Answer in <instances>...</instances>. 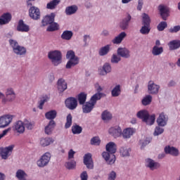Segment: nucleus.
I'll return each mask as SVG.
<instances>
[{
	"label": "nucleus",
	"mask_w": 180,
	"mask_h": 180,
	"mask_svg": "<svg viewBox=\"0 0 180 180\" xmlns=\"http://www.w3.org/2000/svg\"><path fill=\"white\" fill-rule=\"evenodd\" d=\"M101 117L103 120H110V119H112V114H110V112L105 110L103 112L101 115Z\"/></svg>",
	"instance_id": "obj_51"
},
{
	"label": "nucleus",
	"mask_w": 180,
	"mask_h": 180,
	"mask_svg": "<svg viewBox=\"0 0 180 180\" xmlns=\"http://www.w3.org/2000/svg\"><path fill=\"white\" fill-rule=\"evenodd\" d=\"M134 129L133 128H127L122 132L123 139H130L134 134Z\"/></svg>",
	"instance_id": "obj_28"
},
{
	"label": "nucleus",
	"mask_w": 180,
	"mask_h": 180,
	"mask_svg": "<svg viewBox=\"0 0 180 180\" xmlns=\"http://www.w3.org/2000/svg\"><path fill=\"white\" fill-rule=\"evenodd\" d=\"M65 106L68 109L70 110H74V109H77V106H78V101H77V98L74 97L68 98L65 101Z\"/></svg>",
	"instance_id": "obj_11"
},
{
	"label": "nucleus",
	"mask_w": 180,
	"mask_h": 180,
	"mask_svg": "<svg viewBox=\"0 0 180 180\" xmlns=\"http://www.w3.org/2000/svg\"><path fill=\"white\" fill-rule=\"evenodd\" d=\"M74 155H75V151L70 149L68 152V160H72V158H74Z\"/></svg>",
	"instance_id": "obj_58"
},
{
	"label": "nucleus",
	"mask_w": 180,
	"mask_h": 180,
	"mask_svg": "<svg viewBox=\"0 0 180 180\" xmlns=\"http://www.w3.org/2000/svg\"><path fill=\"white\" fill-rule=\"evenodd\" d=\"M80 178L82 180H88V173L86 172V171L83 172L80 174Z\"/></svg>",
	"instance_id": "obj_59"
},
{
	"label": "nucleus",
	"mask_w": 180,
	"mask_h": 180,
	"mask_svg": "<svg viewBox=\"0 0 180 180\" xmlns=\"http://www.w3.org/2000/svg\"><path fill=\"white\" fill-rule=\"evenodd\" d=\"M165 152L166 154H171V155H174V157L178 156L179 154L178 149L171 146H166L165 148Z\"/></svg>",
	"instance_id": "obj_27"
},
{
	"label": "nucleus",
	"mask_w": 180,
	"mask_h": 180,
	"mask_svg": "<svg viewBox=\"0 0 180 180\" xmlns=\"http://www.w3.org/2000/svg\"><path fill=\"white\" fill-rule=\"evenodd\" d=\"M116 179V172L112 171L108 175V180H115Z\"/></svg>",
	"instance_id": "obj_57"
},
{
	"label": "nucleus",
	"mask_w": 180,
	"mask_h": 180,
	"mask_svg": "<svg viewBox=\"0 0 180 180\" xmlns=\"http://www.w3.org/2000/svg\"><path fill=\"white\" fill-rule=\"evenodd\" d=\"M12 20V14L10 13H4L0 17V25H8Z\"/></svg>",
	"instance_id": "obj_18"
},
{
	"label": "nucleus",
	"mask_w": 180,
	"mask_h": 180,
	"mask_svg": "<svg viewBox=\"0 0 180 180\" xmlns=\"http://www.w3.org/2000/svg\"><path fill=\"white\" fill-rule=\"evenodd\" d=\"M109 51H110V45L108 44L105 46L101 47L98 51V54L101 57L106 56Z\"/></svg>",
	"instance_id": "obj_31"
},
{
	"label": "nucleus",
	"mask_w": 180,
	"mask_h": 180,
	"mask_svg": "<svg viewBox=\"0 0 180 180\" xmlns=\"http://www.w3.org/2000/svg\"><path fill=\"white\" fill-rule=\"evenodd\" d=\"M54 18H56V15L53 13L49 15H46L42 19V25L47 26L48 25H51L54 22Z\"/></svg>",
	"instance_id": "obj_20"
},
{
	"label": "nucleus",
	"mask_w": 180,
	"mask_h": 180,
	"mask_svg": "<svg viewBox=\"0 0 180 180\" xmlns=\"http://www.w3.org/2000/svg\"><path fill=\"white\" fill-rule=\"evenodd\" d=\"M130 151H131V149L127 147H122L120 149V154L122 157H129Z\"/></svg>",
	"instance_id": "obj_36"
},
{
	"label": "nucleus",
	"mask_w": 180,
	"mask_h": 180,
	"mask_svg": "<svg viewBox=\"0 0 180 180\" xmlns=\"http://www.w3.org/2000/svg\"><path fill=\"white\" fill-rule=\"evenodd\" d=\"M15 176L18 179V180H27V174H26V172L22 169H18L17 171Z\"/></svg>",
	"instance_id": "obj_33"
},
{
	"label": "nucleus",
	"mask_w": 180,
	"mask_h": 180,
	"mask_svg": "<svg viewBox=\"0 0 180 180\" xmlns=\"http://www.w3.org/2000/svg\"><path fill=\"white\" fill-rule=\"evenodd\" d=\"M110 71H112V67H110V64L105 63L103 69L99 70V74L100 75H106V74L110 72Z\"/></svg>",
	"instance_id": "obj_30"
},
{
	"label": "nucleus",
	"mask_w": 180,
	"mask_h": 180,
	"mask_svg": "<svg viewBox=\"0 0 180 180\" xmlns=\"http://www.w3.org/2000/svg\"><path fill=\"white\" fill-rule=\"evenodd\" d=\"M24 127L27 129V130H32L34 127V123L29 122L28 120L24 121Z\"/></svg>",
	"instance_id": "obj_52"
},
{
	"label": "nucleus",
	"mask_w": 180,
	"mask_h": 180,
	"mask_svg": "<svg viewBox=\"0 0 180 180\" xmlns=\"http://www.w3.org/2000/svg\"><path fill=\"white\" fill-rule=\"evenodd\" d=\"M164 52V49L162 47H158L157 46H153L152 49V54L154 56H160Z\"/></svg>",
	"instance_id": "obj_38"
},
{
	"label": "nucleus",
	"mask_w": 180,
	"mask_h": 180,
	"mask_svg": "<svg viewBox=\"0 0 180 180\" xmlns=\"http://www.w3.org/2000/svg\"><path fill=\"white\" fill-rule=\"evenodd\" d=\"M169 47L170 50H176L180 47V41L179 40H173L169 43Z\"/></svg>",
	"instance_id": "obj_35"
},
{
	"label": "nucleus",
	"mask_w": 180,
	"mask_h": 180,
	"mask_svg": "<svg viewBox=\"0 0 180 180\" xmlns=\"http://www.w3.org/2000/svg\"><path fill=\"white\" fill-rule=\"evenodd\" d=\"M72 124V115L71 114H68L66 117V123L65 124V128L70 129Z\"/></svg>",
	"instance_id": "obj_45"
},
{
	"label": "nucleus",
	"mask_w": 180,
	"mask_h": 180,
	"mask_svg": "<svg viewBox=\"0 0 180 180\" xmlns=\"http://www.w3.org/2000/svg\"><path fill=\"white\" fill-rule=\"evenodd\" d=\"M12 120H13V116L11 115H6L0 117V129L8 127L12 122Z\"/></svg>",
	"instance_id": "obj_10"
},
{
	"label": "nucleus",
	"mask_w": 180,
	"mask_h": 180,
	"mask_svg": "<svg viewBox=\"0 0 180 180\" xmlns=\"http://www.w3.org/2000/svg\"><path fill=\"white\" fill-rule=\"evenodd\" d=\"M167 27H168V24H167L165 21L160 22L157 26L158 32H162L164 30L167 29Z\"/></svg>",
	"instance_id": "obj_48"
},
{
	"label": "nucleus",
	"mask_w": 180,
	"mask_h": 180,
	"mask_svg": "<svg viewBox=\"0 0 180 180\" xmlns=\"http://www.w3.org/2000/svg\"><path fill=\"white\" fill-rule=\"evenodd\" d=\"M156 122L158 126H160L161 127L167 126V123H168V115L164 112H161Z\"/></svg>",
	"instance_id": "obj_15"
},
{
	"label": "nucleus",
	"mask_w": 180,
	"mask_h": 180,
	"mask_svg": "<svg viewBox=\"0 0 180 180\" xmlns=\"http://www.w3.org/2000/svg\"><path fill=\"white\" fill-rule=\"evenodd\" d=\"M146 166L148 168H150L151 171H154L155 169H158L161 165L158 162L154 161L153 159L148 158L146 160Z\"/></svg>",
	"instance_id": "obj_17"
},
{
	"label": "nucleus",
	"mask_w": 180,
	"mask_h": 180,
	"mask_svg": "<svg viewBox=\"0 0 180 180\" xmlns=\"http://www.w3.org/2000/svg\"><path fill=\"white\" fill-rule=\"evenodd\" d=\"M86 94L82 92L78 95V101L79 105H84L86 102Z\"/></svg>",
	"instance_id": "obj_40"
},
{
	"label": "nucleus",
	"mask_w": 180,
	"mask_h": 180,
	"mask_svg": "<svg viewBox=\"0 0 180 180\" xmlns=\"http://www.w3.org/2000/svg\"><path fill=\"white\" fill-rule=\"evenodd\" d=\"M122 90L120 89V85H117L111 91V95L113 97L119 96Z\"/></svg>",
	"instance_id": "obj_44"
},
{
	"label": "nucleus",
	"mask_w": 180,
	"mask_h": 180,
	"mask_svg": "<svg viewBox=\"0 0 180 180\" xmlns=\"http://www.w3.org/2000/svg\"><path fill=\"white\" fill-rule=\"evenodd\" d=\"M48 58L51 60L52 64L57 67V65L61 64V60H63V56L60 51H51L48 53Z\"/></svg>",
	"instance_id": "obj_4"
},
{
	"label": "nucleus",
	"mask_w": 180,
	"mask_h": 180,
	"mask_svg": "<svg viewBox=\"0 0 180 180\" xmlns=\"http://www.w3.org/2000/svg\"><path fill=\"white\" fill-rule=\"evenodd\" d=\"M120 60V57L117 56V55L113 54L111 58V63L114 64H117V63H119Z\"/></svg>",
	"instance_id": "obj_56"
},
{
	"label": "nucleus",
	"mask_w": 180,
	"mask_h": 180,
	"mask_svg": "<svg viewBox=\"0 0 180 180\" xmlns=\"http://www.w3.org/2000/svg\"><path fill=\"white\" fill-rule=\"evenodd\" d=\"M68 88L67 82L64 79L58 80V89L60 92H64Z\"/></svg>",
	"instance_id": "obj_25"
},
{
	"label": "nucleus",
	"mask_w": 180,
	"mask_h": 180,
	"mask_svg": "<svg viewBox=\"0 0 180 180\" xmlns=\"http://www.w3.org/2000/svg\"><path fill=\"white\" fill-rule=\"evenodd\" d=\"M54 127H56V122L54 120H50L48 125L45 127L46 134H51Z\"/></svg>",
	"instance_id": "obj_29"
},
{
	"label": "nucleus",
	"mask_w": 180,
	"mask_h": 180,
	"mask_svg": "<svg viewBox=\"0 0 180 180\" xmlns=\"http://www.w3.org/2000/svg\"><path fill=\"white\" fill-rule=\"evenodd\" d=\"M46 119L48 120H54L57 117V111L52 110L45 113Z\"/></svg>",
	"instance_id": "obj_32"
},
{
	"label": "nucleus",
	"mask_w": 180,
	"mask_h": 180,
	"mask_svg": "<svg viewBox=\"0 0 180 180\" xmlns=\"http://www.w3.org/2000/svg\"><path fill=\"white\" fill-rule=\"evenodd\" d=\"M51 159V154L49 152L45 153L39 160L37 162V165L39 168H44L50 162Z\"/></svg>",
	"instance_id": "obj_9"
},
{
	"label": "nucleus",
	"mask_w": 180,
	"mask_h": 180,
	"mask_svg": "<svg viewBox=\"0 0 180 180\" xmlns=\"http://www.w3.org/2000/svg\"><path fill=\"white\" fill-rule=\"evenodd\" d=\"M49 99H50V97H49V96L45 95L44 96H43L41 101H39V108L43 109L44 103H46V102H47Z\"/></svg>",
	"instance_id": "obj_50"
},
{
	"label": "nucleus",
	"mask_w": 180,
	"mask_h": 180,
	"mask_svg": "<svg viewBox=\"0 0 180 180\" xmlns=\"http://www.w3.org/2000/svg\"><path fill=\"white\" fill-rule=\"evenodd\" d=\"M101 94L96 93L92 96L90 101L82 106L83 113H91L96 105V101L101 99Z\"/></svg>",
	"instance_id": "obj_3"
},
{
	"label": "nucleus",
	"mask_w": 180,
	"mask_h": 180,
	"mask_svg": "<svg viewBox=\"0 0 180 180\" xmlns=\"http://www.w3.org/2000/svg\"><path fill=\"white\" fill-rule=\"evenodd\" d=\"M66 58H69L70 60L66 64V68L70 69L72 67H75L79 63L78 57L75 56L74 51H69L67 52Z\"/></svg>",
	"instance_id": "obj_6"
},
{
	"label": "nucleus",
	"mask_w": 180,
	"mask_h": 180,
	"mask_svg": "<svg viewBox=\"0 0 180 180\" xmlns=\"http://www.w3.org/2000/svg\"><path fill=\"white\" fill-rule=\"evenodd\" d=\"M83 162L88 169H94V160H92V154H85L84 156Z\"/></svg>",
	"instance_id": "obj_14"
},
{
	"label": "nucleus",
	"mask_w": 180,
	"mask_h": 180,
	"mask_svg": "<svg viewBox=\"0 0 180 180\" xmlns=\"http://www.w3.org/2000/svg\"><path fill=\"white\" fill-rule=\"evenodd\" d=\"M29 15L31 19L39 20L40 19V9L36 6H31L29 10Z\"/></svg>",
	"instance_id": "obj_13"
},
{
	"label": "nucleus",
	"mask_w": 180,
	"mask_h": 180,
	"mask_svg": "<svg viewBox=\"0 0 180 180\" xmlns=\"http://www.w3.org/2000/svg\"><path fill=\"white\" fill-rule=\"evenodd\" d=\"M105 148L107 152H103L102 157L109 165H112L116 161V156L115 155L117 150L116 143L115 142H110L106 145Z\"/></svg>",
	"instance_id": "obj_1"
},
{
	"label": "nucleus",
	"mask_w": 180,
	"mask_h": 180,
	"mask_svg": "<svg viewBox=\"0 0 180 180\" xmlns=\"http://www.w3.org/2000/svg\"><path fill=\"white\" fill-rule=\"evenodd\" d=\"M158 10L160 12L162 19L163 20H167L168 16H169V8L167 6L160 4L158 6Z\"/></svg>",
	"instance_id": "obj_12"
},
{
	"label": "nucleus",
	"mask_w": 180,
	"mask_h": 180,
	"mask_svg": "<svg viewBox=\"0 0 180 180\" xmlns=\"http://www.w3.org/2000/svg\"><path fill=\"white\" fill-rule=\"evenodd\" d=\"M127 36V34L126 32H122L119 35L115 37V39H112L113 44H120L122 41L124 39V37Z\"/></svg>",
	"instance_id": "obj_26"
},
{
	"label": "nucleus",
	"mask_w": 180,
	"mask_h": 180,
	"mask_svg": "<svg viewBox=\"0 0 180 180\" xmlns=\"http://www.w3.org/2000/svg\"><path fill=\"white\" fill-rule=\"evenodd\" d=\"M153 101V96L151 95H148L144 97L142 100V105L144 106H147V105H150Z\"/></svg>",
	"instance_id": "obj_46"
},
{
	"label": "nucleus",
	"mask_w": 180,
	"mask_h": 180,
	"mask_svg": "<svg viewBox=\"0 0 180 180\" xmlns=\"http://www.w3.org/2000/svg\"><path fill=\"white\" fill-rule=\"evenodd\" d=\"M168 86H175V82H174V80H171L168 84Z\"/></svg>",
	"instance_id": "obj_63"
},
{
	"label": "nucleus",
	"mask_w": 180,
	"mask_h": 180,
	"mask_svg": "<svg viewBox=\"0 0 180 180\" xmlns=\"http://www.w3.org/2000/svg\"><path fill=\"white\" fill-rule=\"evenodd\" d=\"M17 30L18 32H27L30 30V28L29 27V25L25 24L23 20H20L17 25Z\"/></svg>",
	"instance_id": "obj_21"
},
{
	"label": "nucleus",
	"mask_w": 180,
	"mask_h": 180,
	"mask_svg": "<svg viewBox=\"0 0 180 180\" xmlns=\"http://www.w3.org/2000/svg\"><path fill=\"white\" fill-rule=\"evenodd\" d=\"M71 37H72V32L68 30L64 31L61 35L63 40H71Z\"/></svg>",
	"instance_id": "obj_42"
},
{
	"label": "nucleus",
	"mask_w": 180,
	"mask_h": 180,
	"mask_svg": "<svg viewBox=\"0 0 180 180\" xmlns=\"http://www.w3.org/2000/svg\"><path fill=\"white\" fill-rule=\"evenodd\" d=\"M180 31V25H176L169 29V33H178Z\"/></svg>",
	"instance_id": "obj_55"
},
{
	"label": "nucleus",
	"mask_w": 180,
	"mask_h": 180,
	"mask_svg": "<svg viewBox=\"0 0 180 180\" xmlns=\"http://www.w3.org/2000/svg\"><path fill=\"white\" fill-rule=\"evenodd\" d=\"M150 143V141H145L143 143H142V146L141 148H144V147H146V146H147V144Z\"/></svg>",
	"instance_id": "obj_64"
},
{
	"label": "nucleus",
	"mask_w": 180,
	"mask_h": 180,
	"mask_svg": "<svg viewBox=\"0 0 180 180\" xmlns=\"http://www.w3.org/2000/svg\"><path fill=\"white\" fill-rule=\"evenodd\" d=\"M148 94H150L151 95H157L158 91H160V86L155 84L154 82L150 81L148 85Z\"/></svg>",
	"instance_id": "obj_16"
},
{
	"label": "nucleus",
	"mask_w": 180,
	"mask_h": 180,
	"mask_svg": "<svg viewBox=\"0 0 180 180\" xmlns=\"http://www.w3.org/2000/svg\"><path fill=\"white\" fill-rule=\"evenodd\" d=\"M109 134L112 136V137H115L116 139L117 137H120V135L122 134V128L119 126H115L110 128L109 129Z\"/></svg>",
	"instance_id": "obj_19"
},
{
	"label": "nucleus",
	"mask_w": 180,
	"mask_h": 180,
	"mask_svg": "<svg viewBox=\"0 0 180 180\" xmlns=\"http://www.w3.org/2000/svg\"><path fill=\"white\" fill-rule=\"evenodd\" d=\"M46 30L47 32H56V30H58V24L54 22H51Z\"/></svg>",
	"instance_id": "obj_47"
},
{
	"label": "nucleus",
	"mask_w": 180,
	"mask_h": 180,
	"mask_svg": "<svg viewBox=\"0 0 180 180\" xmlns=\"http://www.w3.org/2000/svg\"><path fill=\"white\" fill-rule=\"evenodd\" d=\"M13 129L15 131H17V133H20V134H22V133H25V124L24 122L22 121H18L15 122Z\"/></svg>",
	"instance_id": "obj_22"
},
{
	"label": "nucleus",
	"mask_w": 180,
	"mask_h": 180,
	"mask_svg": "<svg viewBox=\"0 0 180 180\" xmlns=\"http://www.w3.org/2000/svg\"><path fill=\"white\" fill-rule=\"evenodd\" d=\"M143 4L144 3L143 2V0H139L138 6H137L138 11H141V9L143 8Z\"/></svg>",
	"instance_id": "obj_62"
},
{
	"label": "nucleus",
	"mask_w": 180,
	"mask_h": 180,
	"mask_svg": "<svg viewBox=\"0 0 180 180\" xmlns=\"http://www.w3.org/2000/svg\"><path fill=\"white\" fill-rule=\"evenodd\" d=\"M91 41V37L89 35H84V42L85 43V46L88 44Z\"/></svg>",
	"instance_id": "obj_60"
},
{
	"label": "nucleus",
	"mask_w": 180,
	"mask_h": 180,
	"mask_svg": "<svg viewBox=\"0 0 180 180\" xmlns=\"http://www.w3.org/2000/svg\"><path fill=\"white\" fill-rule=\"evenodd\" d=\"M142 22L143 26L141 28L140 33H141V34H148V33H150V30H151L150 28V23L151 22L150 16L146 13H143Z\"/></svg>",
	"instance_id": "obj_7"
},
{
	"label": "nucleus",
	"mask_w": 180,
	"mask_h": 180,
	"mask_svg": "<svg viewBox=\"0 0 180 180\" xmlns=\"http://www.w3.org/2000/svg\"><path fill=\"white\" fill-rule=\"evenodd\" d=\"M65 167L68 169H74L77 167V162L75 160H71L65 163Z\"/></svg>",
	"instance_id": "obj_49"
},
{
	"label": "nucleus",
	"mask_w": 180,
	"mask_h": 180,
	"mask_svg": "<svg viewBox=\"0 0 180 180\" xmlns=\"http://www.w3.org/2000/svg\"><path fill=\"white\" fill-rule=\"evenodd\" d=\"M11 131V128H8L7 129H5L3 131L2 134H0V140L2 139L4 136H6L8 134V132Z\"/></svg>",
	"instance_id": "obj_61"
},
{
	"label": "nucleus",
	"mask_w": 180,
	"mask_h": 180,
	"mask_svg": "<svg viewBox=\"0 0 180 180\" xmlns=\"http://www.w3.org/2000/svg\"><path fill=\"white\" fill-rule=\"evenodd\" d=\"M162 133H164V129L156 127L153 134L154 136H160V134H162Z\"/></svg>",
	"instance_id": "obj_54"
},
{
	"label": "nucleus",
	"mask_w": 180,
	"mask_h": 180,
	"mask_svg": "<svg viewBox=\"0 0 180 180\" xmlns=\"http://www.w3.org/2000/svg\"><path fill=\"white\" fill-rule=\"evenodd\" d=\"M9 43L15 54H16L17 56H25V54H26V48L20 46L19 44L18 43V41L10 39Z\"/></svg>",
	"instance_id": "obj_5"
},
{
	"label": "nucleus",
	"mask_w": 180,
	"mask_h": 180,
	"mask_svg": "<svg viewBox=\"0 0 180 180\" xmlns=\"http://www.w3.org/2000/svg\"><path fill=\"white\" fill-rule=\"evenodd\" d=\"M6 95L8 101H13L15 98V92L12 89H7Z\"/></svg>",
	"instance_id": "obj_39"
},
{
	"label": "nucleus",
	"mask_w": 180,
	"mask_h": 180,
	"mask_svg": "<svg viewBox=\"0 0 180 180\" xmlns=\"http://www.w3.org/2000/svg\"><path fill=\"white\" fill-rule=\"evenodd\" d=\"M139 119H141L142 122H144L148 126H153L155 122V114L150 115L148 111L146 110H140L136 114Z\"/></svg>",
	"instance_id": "obj_2"
},
{
	"label": "nucleus",
	"mask_w": 180,
	"mask_h": 180,
	"mask_svg": "<svg viewBox=\"0 0 180 180\" xmlns=\"http://www.w3.org/2000/svg\"><path fill=\"white\" fill-rule=\"evenodd\" d=\"M91 146H99L101 144V139L98 136H94L91 140Z\"/></svg>",
	"instance_id": "obj_53"
},
{
	"label": "nucleus",
	"mask_w": 180,
	"mask_h": 180,
	"mask_svg": "<svg viewBox=\"0 0 180 180\" xmlns=\"http://www.w3.org/2000/svg\"><path fill=\"white\" fill-rule=\"evenodd\" d=\"M77 11H78L77 6H70L66 8L65 13L66 15H74Z\"/></svg>",
	"instance_id": "obj_37"
},
{
	"label": "nucleus",
	"mask_w": 180,
	"mask_h": 180,
	"mask_svg": "<svg viewBox=\"0 0 180 180\" xmlns=\"http://www.w3.org/2000/svg\"><path fill=\"white\" fill-rule=\"evenodd\" d=\"M52 143H54V140L51 138H42L40 141V144L42 147H47V146H50Z\"/></svg>",
	"instance_id": "obj_34"
},
{
	"label": "nucleus",
	"mask_w": 180,
	"mask_h": 180,
	"mask_svg": "<svg viewBox=\"0 0 180 180\" xmlns=\"http://www.w3.org/2000/svg\"><path fill=\"white\" fill-rule=\"evenodd\" d=\"M131 20V15L129 14L127 15V18L122 19L121 21L120 26L122 30H126L129 27V22Z\"/></svg>",
	"instance_id": "obj_24"
},
{
	"label": "nucleus",
	"mask_w": 180,
	"mask_h": 180,
	"mask_svg": "<svg viewBox=\"0 0 180 180\" xmlns=\"http://www.w3.org/2000/svg\"><path fill=\"white\" fill-rule=\"evenodd\" d=\"M117 54L123 58H129L130 57V51L126 48H118Z\"/></svg>",
	"instance_id": "obj_23"
},
{
	"label": "nucleus",
	"mask_w": 180,
	"mask_h": 180,
	"mask_svg": "<svg viewBox=\"0 0 180 180\" xmlns=\"http://www.w3.org/2000/svg\"><path fill=\"white\" fill-rule=\"evenodd\" d=\"M72 131L73 134H81L82 133V127L78 124L72 127Z\"/></svg>",
	"instance_id": "obj_43"
},
{
	"label": "nucleus",
	"mask_w": 180,
	"mask_h": 180,
	"mask_svg": "<svg viewBox=\"0 0 180 180\" xmlns=\"http://www.w3.org/2000/svg\"><path fill=\"white\" fill-rule=\"evenodd\" d=\"M15 146L11 145L7 147H0V157L1 160H8L11 155H12V153L13 152V148Z\"/></svg>",
	"instance_id": "obj_8"
},
{
	"label": "nucleus",
	"mask_w": 180,
	"mask_h": 180,
	"mask_svg": "<svg viewBox=\"0 0 180 180\" xmlns=\"http://www.w3.org/2000/svg\"><path fill=\"white\" fill-rule=\"evenodd\" d=\"M60 0H52L49 3L47 4L46 8L47 9H55L57 5L60 4Z\"/></svg>",
	"instance_id": "obj_41"
}]
</instances>
